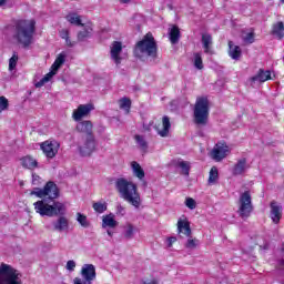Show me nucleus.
<instances>
[{"instance_id":"49","label":"nucleus","mask_w":284,"mask_h":284,"mask_svg":"<svg viewBox=\"0 0 284 284\" xmlns=\"http://www.w3.org/2000/svg\"><path fill=\"white\" fill-rule=\"evenodd\" d=\"M143 284H159V281L152 280L151 282H143Z\"/></svg>"},{"instance_id":"51","label":"nucleus","mask_w":284,"mask_h":284,"mask_svg":"<svg viewBox=\"0 0 284 284\" xmlns=\"http://www.w3.org/2000/svg\"><path fill=\"white\" fill-rule=\"evenodd\" d=\"M6 1H8V0H0V8H1V6H3L6 3Z\"/></svg>"},{"instance_id":"1","label":"nucleus","mask_w":284,"mask_h":284,"mask_svg":"<svg viewBox=\"0 0 284 284\" xmlns=\"http://www.w3.org/2000/svg\"><path fill=\"white\" fill-rule=\"evenodd\" d=\"M30 196L42 199L33 204L37 214L40 216H63L65 214V204L57 201L59 196V186L52 181L45 183L44 187H34Z\"/></svg>"},{"instance_id":"38","label":"nucleus","mask_w":284,"mask_h":284,"mask_svg":"<svg viewBox=\"0 0 284 284\" xmlns=\"http://www.w3.org/2000/svg\"><path fill=\"white\" fill-rule=\"evenodd\" d=\"M19 62V54L14 52L12 57L9 59V70L12 72L17 68V63Z\"/></svg>"},{"instance_id":"25","label":"nucleus","mask_w":284,"mask_h":284,"mask_svg":"<svg viewBox=\"0 0 284 284\" xmlns=\"http://www.w3.org/2000/svg\"><path fill=\"white\" fill-rule=\"evenodd\" d=\"M68 227H70V223L65 216H60L57 222L53 223V230L57 232H63V230H68Z\"/></svg>"},{"instance_id":"27","label":"nucleus","mask_w":284,"mask_h":284,"mask_svg":"<svg viewBox=\"0 0 284 284\" xmlns=\"http://www.w3.org/2000/svg\"><path fill=\"white\" fill-rule=\"evenodd\" d=\"M134 141H135V143L139 144V148H140L142 154H148L149 145H148V141L145 140V138L143 135L135 134Z\"/></svg>"},{"instance_id":"41","label":"nucleus","mask_w":284,"mask_h":284,"mask_svg":"<svg viewBox=\"0 0 284 284\" xmlns=\"http://www.w3.org/2000/svg\"><path fill=\"white\" fill-rule=\"evenodd\" d=\"M194 67L197 70H203V58L201 57V53H194Z\"/></svg>"},{"instance_id":"21","label":"nucleus","mask_w":284,"mask_h":284,"mask_svg":"<svg viewBox=\"0 0 284 284\" xmlns=\"http://www.w3.org/2000/svg\"><path fill=\"white\" fill-rule=\"evenodd\" d=\"M212 34L210 33H203L202 34V45L204 48L205 54H214V51L212 50Z\"/></svg>"},{"instance_id":"47","label":"nucleus","mask_w":284,"mask_h":284,"mask_svg":"<svg viewBox=\"0 0 284 284\" xmlns=\"http://www.w3.org/2000/svg\"><path fill=\"white\" fill-rule=\"evenodd\" d=\"M174 243H176L175 236L168 237V247H172Z\"/></svg>"},{"instance_id":"32","label":"nucleus","mask_w":284,"mask_h":284,"mask_svg":"<svg viewBox=\"0 0 284 284\" xmlns=\"http://www.w3.org/2000/svg\"><path fill=\"white\" fill-rule=\"evenodd\" d=\"M60 37L65 41L68 48H74V45H77V42L70 39V31L68 29H62L60 31Z\"/></svg>"},{"instance_id":"43","label":"nucleus","mask_w":284,"mask_h":284,"mask_svg":"<svg viewBox=\"0 0 284 284\" xmlns=\"http://www.w3.org/2000/svg\"><path fill=\"white\" fill-rule=\"evenodd\" d=\"M185 205L189 210H196V200L192 197H186Z\"/></svg>"},{"instance_id":"12","label":"nucleus","mask_w":284,"mask_h":284,"mask_svg":"<svg viewBox=\"0 0 284 284\" xmlns=\"http://www.w3.org/2000/svg\"><path fill=\"white\" fill-rule=\"evenodd\" d=\"M59 148H61V143L57 140H47L40 144V150L47 159H54L59 154Z\"/></svg>"},{"instance_id":"39","label":"nucleus","mask_w":284,"mask_h":284,"mask_svg":"<svg viewBox=\"0 0 284 284\" xmlns=\"http://www.w3.org/2000/svg\"><path fill=\"white\" fill-rule=\"evenodd\" d=\"M179 168H181L182 170V174H184V176H190V163L185 162V161H181L178 163Z\"/></svg>"},{"instance_id":"3","label":"nucleus","mask_w":284,"mask_h":284,"mask_svg":"<svg viewBox=\"0 0 284 284\" xmlns=\"http://www.w3.org/2000/svg\"><path fill=\"white\" fill-rule=\"evenodd\" d=\"M133 55L140 61L150 59L152 63H156L159 60V44L152 32L146 33L142 40L138 41L133 48Z\"/></svg>"},{"instance_id":"23","label":"nucleus","mask_w":284,"mask_h":284,"mask_svg":"<svg viewBox=\"0 0 284 284\" xmlns=\"http://www.w3.org/2000/svg\"><path fill=\"white\" fill-rule=\"evenodd\" d=\"M92 32H93L92 24L84 26L83 30L79 31L77 34L78 41H85L87 39H91Z\"/></svg>"},{"instance_id":"44","label":"nucleus","mask_w":284,"mask_h":284,"mask_svg":"<svg viewBox=\"0 0 284 284\" xmlns=\"http://www.w3.org/2000/svg\"><path fill=\"white\" fill-rule=\"evenodd\" d=\"M41 176H39L37 173H32V185H41Z\"/></svg>"},{"instance_id":"5","label":"nucleus","mask_w":284,"mask_h":284,"mask_svg":"<svg viewBox=\"0 0 284 284\" xmlns=\"http://www.w3.org/2000/svg\"><path fill=\"white\" fill-rule=\"evenodd\" d=\"M193 121L195 125H207L210 121V100L207 97H199L193 108Z\"/></svg>"},{"instance_id":"30","label":"nucleus","mask_w":284,"mask_h":284,"mask_svg":"<svg viewBox=\"0 0 284 284\" xmlns=\"http://www.w3.org/2000/svg\"><path fill=\"white\" fill-rule=\"evenodd\" d=\"M116 225H119V222H116V220H114V215L109 214V215L103 216V219H102L103 227H116Z\"/></svg>"},{"instance_id":"16","label":"nucleus","mask_w":284,"mask_h":284,"mask_svg":"<svg viewBox=\"0 0 284 284\" xmlns=\"http://www.w3.org/2000/svg\"><path fill=\"white\" fill-rule=\"evenodd\" d=\"M272 79H274L272 78V71L260 69L255 75L250 78V81L251 83H256V81L258 83H265V81H272Z\"/></svg>"},{"instance_id":"50","label":"nucleus","mask_w":284,"mask_h":284,"mask_svg":"<svg viewBox=\"0 0 284 284\" xmlns=\"http://www.w3.org/2000/svg\"><path fill=\"white\" fill-rule=\"evenodd\" d=\"M132 0H120V3H130Z\"/></svg>"},{"instance_id":"6","label":"nucleus","mask_w":284,"mask_h":284,"mask_svg":"<svg viewBox=\"0 0 284 284\" xmlns=\"http://www.w3.org/2000/svg\"><path fill=\"white\" fill-rule=\"evenodd\" d=\"M178 234L180 239L186 237L187 241L184 244L186 250H195L199 245V240L192 239V226H190V220L185 215L178 220Z\"/></svg>"},{"instance_id":"18","label":"nucleus","mask_w":284,"mask_h":284,"mask_svg":"<svg viewBox=\"0 0 284 284\" xmlns=\"http://www.w3.org/2000/svg\"><path fill=\"white\" fill-rule=\"evenodd\" d=\"M245 170H247V159L242 158L234 164L232 174L233 176H241V174H245Z\"/></svg>"},{"instance_id":"15","label":"nucleus","mask_w":284,"mask_h":284,"mask_svg":"<svg viewBox=\"0 0 284 284\" xmlns=\"http://www.w3.org/2000/svg\"><path fill=\"white\" fill-rule=\"evenodd\" d=\"M93 128L94 124H92V121L83 120L77 124L75 130L80 132V134H85V136H94Z\"/></svg>"},{"instance_id":"31","label":"nucleus","mask_w":284,"mask_h":284,"mask_svg":"<svg viewBox=\"0 0 284 284\" xmlns=\"http://www.w3.org/2000/svg\"><path fill=\"white\" fill-rule=\"evenodd\" d=\"M120 110H125L126 114H130V110L132 109V100L130 98H122L119 100Z\"/></svg>"},{"instance_id":"53","label":"nucleus","mask_w":284,"mask_h":284,"mask_svg":"<svg viewBox=\"0 0 284 284\" xmlns=\"http://www.w3.org/2000/svg\"><path fill=\"white\" fill-rule=\"evenodd\" d=\"M281 1V3H284V0H280Z\"/></svg>"},{"instance_id":"13","label":"nucleus","mask_w":284,"mask_h":284,"mask_svg":"<svg viewBox=\"0 0 284 284\" xmlns=\"http://www.w3.org/2000/svg\"><path fill=\"white\" fill-rule=\"evenodd\" d=\"M94 110L93 104H80L72 113L73 121H81L82 119H85Z\"/></svg>"},{"instance_id":"8","label":"nucleus","mask_w":284,"mask_h":284,"mask_svg":"<svg viewBox=\"0 0 284 284\" xmlns=\"http://www.w3.org/2000/svg\"><path fill=\"white\" fill-rule=\"evenodd\" d=\"M237 214L243 219V221H247L252 213L254 212V205L252 204V193L250 191H244L237 201Z\"/></svg>"},{"instance_id":"45","label":"nucleus","mask_w":284,"mask_h":284,"mask_svg":"<svg viewBox=\"0 0 284 284\" xmlns=\"http://www.w3.org/2000/svg\"><path fill=\"white\" fill-rule=\"evenodd\" d=\"M54 74H57V71H53V69H51V71L47 73L42 79L48 83L52 79V77H54Z\"/></svg>"},{"instance_id":"52","label":"nucleus","mask_w":284,"mask_h":284,"mask_svg":"<svg viewBox=\"0 0 284 284\" xmlns=\"http://www.w3.org/2000/svg\"><path fill=\"white\" fill-rule=\"evenodd\" d=\"M108 235H109V236H112V232H111V231H108Z\"/></svg>"},{"instance_id":"36","label":"nucleus","mask_w":284,"mask_h":284,"mask_svg":"<svg viewBox=\"0 0 284 284\" xmlns=\"http://www.w3.org/2000/svg\"><path fill=\"white\" fill-rule=\"evenodd\" d=\"M92 207H93L94 212H97L98 214H103V212L108 211V203H105V202H94L92 204Z\"/></svg>"},{"instance_id":"34","label":"nucleus","mask_w":284,"mask_h":284,"mask_svg":"<svg viewBox=\"0 0 284 284\" xmlns=\"http://www.w3.org/2000/svg\"><path fill=\"white\" fill-rule=\"evenodd\" d=\"M135 230L136 229L134 227V224L126 223V225L124 226V239H126L128 241H130V239H133Z\"/></svg>"},{"instance_id":"29","label":"nucleus","mask_w":284,"mask_h":284,"mask_svg":"<svg viewBox=\"0 0 284 284\" xmlns=\"http://www.w3.org/2000/svg\"><path fill=\"white\" fill-rule=\"evenodd\" d=\"M272 34L277 37V39H280V40L284 39V23H283V21H280V22H276L275 24H273Z\"/></svg>"},{"instance_id":"46","label":"nucleus","mask_w":284,"mask_h":284,"mask_svg":"<svg viewBox=\"0 0 284 284\" xmlns=\"http://www.w3.org/2000/svg\"><path fill=\"white\" fill-rule=\"evenodd\" d=\"M74 267H77V263L72 260L67 262V270H69V272H74Z\"/></svg>"},{"instance_id":"4","label":"nucleus","mask_w":284,"mask_h":284,"mask_svg":"<svg viewBox=\"0 0 284 284\" xmlns=\"http://www.w3.org/2000/svg\"><path fill=\"white\" fill-rule=\"evenodd\" d=\"M115 190L123 201L139 210L141 207V193L139 186L124 178H119L115 181Z\"/></svg>"},{"instance_id":"19","label":"nucleus","mask_w":284,"mask_h":284,"mask_svg":"<svg viewBox=\"0 0 284 284\" xmlns=\"http://www.w3.org/2000/svg\"><path fill=\"white\" fill-rule=\"evenodd\" d=\"M162 125H163L162 130H159V126H154V129L156 130L159 135H161L162 138H165L168 136V134H170V129L172 128V123H170V118L168 115H164L162 118Z\"/></svg>"},{"instance_id":"28","label":"nucleus","mask_w":284,"mask_h":284,"mask_svg":"<svg viewBox=\"0 0 284 284\" xmlns=\"http://www.w3.org/2000/svg\"><path fill=\"white\" fill-rule=\"evenodd\" d=\"M131 168L133 170V174L134 176H136L138 179L143 180L145 179V171H143V168H141V164H139V162L133 161L131 163Z\"/></svg>"},{"instance_id":"9","label":"nucleus","mask_w":284,"mask_h":284,"mask_svg":"<svg viewBox=\"0 0 284 284\" xmlns=\"http://www.w3.org/2000/svg\"><path fill=\"white\" fill-rule=\"evenodd\" d=\"M81 277H74L73 284H92L97 281V267L94 264H84L80 271Z\"/></svg>"},{"instance_id":"42","label":"nucleus","mask_w":284,"mask_h":284,"mask_svg":"<svg viewBox=\"0 0 284 284\" xmlns=\"http://www.w3.org/2000/svg\"><path fill=\"white\" fill-rule=\"evenodd\" d=\"M255 37H256V34L254 33V31H251V32H248L244 38H243V41H244V43H254V41H255Z\"/></svg>"},{"instance_id":"20","label":"nucleus","mask_w":284,"mask_h":284,"mask_svg":"<svg viewBox=\"0 0 284 284\" xmlns=\"http://www.w3.org/2000/svg\"><path fill=\"white\" fill-rule=\"evenodd\" d=\"M22 168L27 170H37L39 168V162L37 159H33L32 155H27L21 159Z\"/></svg>"},{"instance_id":"11","label":"nucleus","mask_w":284,"mask_h":284,"mask_svg":"<svg viewBox=\"0 0 284 284\" xmlns=\"http://www.w3.org/2000/svg\"><path fill=\"white\" fill-rule=\"evenodd\" d=\"M227 154H230V146L225 141L217 142L211 151V158L213 161H216V163H221L223 159L227 158Z\"/></svg>"},{"instance_id":"35","label":"nucleus","mask_w":284,"mask_h":284,"mask_svg":"<svg viewBox=\"0 0 284 284\" xmlns=\"http://www.w3.org/2000/svg\"><path fill=\"white\" fill-rule=\"evenodd\" d=\"M219 181V169L216 166H212L209 173V184L212 185Z\"/></svg>"},{"instance_id":"2","label":"nucleus","mask_w":284,"mask_h":284,"mask_svg":"<svg viewBox=\"0 0 284 284\" xmlns=\"http://www.w3.org/2000/svg\"><path fill=\"white\" fill-rule=\"evenodd\" d=\"M36 32L37 21L34 19H18L13 21V39L22 48H30L32 45Z\"/></svg>"},{"instance_id":"7","label":"nucleus","mask_w":284,"mask_h":284,"mask_svg":"<svg viewBox=\"0 0 284 284\" xmlns=\"http://www.w3.org/2000/svg\"><path fill=\"white\" fill-rule=\"evenodd\" d=\"M21 272L10 264L0 263V284H23Z\"/></svg>"},{"instance_id":"17","label":"nucleus","mask_w":284,"mask_h":284,"mask_svg":"<svg viewBox=\"0 0 284 284\" xmlns=\"http://www.w3.org/2000/svg\"><path fill=\"white\" fill-rule=\"evenodd\" d=\"M271 219L273 223H281V219H283V207L276 203V201L271 202Z\"/></svg>"},{"instance_id":"33","label":"nucleus","mask_w":284,"mask_h":284,"mask_svg":"<svg viewBox=\"0 0 284 284\" xmlns=\"http://www.w3.org/2000/svg\"><path fill=\"white\" fill-rule=\"evenodd\" d=\"M63 63H65V55H64V53H60L55 58L53 64L51 65V70L59 72V68H61V65H63Z\"/></svg>"},{"instance_id":"22","label":"nucleus","mask_w":284,"mask_h":284,"mask_svg":"<svg viewBox=\"0 0 284 284\" xmlns=\"http://www.w3.org/2000/svg\"><path fill=\"white\" fill-rule=\"evenodd\" d=\"M241 54H243V51H241V47L234 45V42L230 40L229 55L231 57V59H234V61H239L241 59Z\"/></svg>"},{"instance_id":"14","label":"nucleus","mask_w":284,"mask_h":284,"mask_svg":"<svg viewBox=\"0 0 284 284\" xmlns=\"http://www.w3.org/2000/svg\"><path fill=\"white\" fill-rule=\"evenodd\" d=\"M121 52H123V43L121 41H113L111 43V59L114 61L115 65H119L123 58H121Z\"/></svg>"},{"instance_id":"48","label":"nucleus","mask_w":284,"mask_h":284,"mask_svg":"<svg viewBox=\"0 0 284 284\" xmlns=\"http://www.w3.org/2000/svg\"><path fill=\"white\" fill-rule=\"evenodd\" d=\"M48 83L43 78L36 83V88H43Z\"/></svg>"},{"instance_id":"26","label":"nucleus","mask_w":284,"mask_h":284,"mask_svg":"<svg viewBox=\"0 0 284 284\" xmlns=\"http://www.w3.org/2000/svg\"><path fill=\"white\" fill-rule=\"evenodd\" d=\"M169 37L173 45L179 43V40L181 39V29H179L178 26H173L169 32Z\"/></svg>"},{"instance_id":"40","label":"nucleus","mask_w":284,"mask_h":284,"mask_svg":"<svg viewBox=\"0 0 284 284\" xmlns=\"http://www.w3.org/2000/svg\"><path fill=\"white\" fill-rule=\"evenodd\" d=\"M10 108V102L8 101V98L1 95L0 97V114L1 112H6Z\"/></svg>"},{"instance_id":"24","label":"nucleus","mask_w":284,"mask_h":284,"mask_svg":"<svg viewBox=\"0 0 284 284\" xmlns=\"http://www.w3.org/2000/svg\"><path fill=\"white\" fill-rule=\"evenodd\" d=\"M65 20L71 23V26H77L83 28L85 24L81 20V16L77 12H70L65 16Z\"/></svg>"},{"instance_id":"10","label":"nucleus","mask_w":284,"mask_h":284,"mask_svg":"<svg viewBox=\"0 0 284 284\" xmlns=\"http://www.w3.org/2000/svg\"><path fill=\"white\" fill-rule=\"evenodd\" d=\"M78 150L82 156H92L97 152V138L94 135H84Z\"/></svg>"},{"instance_id":"37","label":"nucleus","mask_w":284,"mask_h":284,"mask_svg":"<svg viewBox=\"0 0 284 284\" xmlns=\"http://www.w3.org/2000/svg\"><path fill=\"white\" fill-rule=\"evenodd\" d=\"M77 221L81 227H90V221H88V216H85V214L77 213Z\"/></svg>"}]
</instances>
